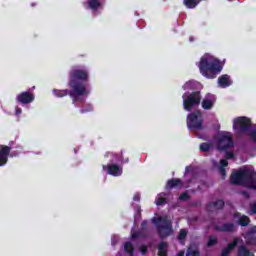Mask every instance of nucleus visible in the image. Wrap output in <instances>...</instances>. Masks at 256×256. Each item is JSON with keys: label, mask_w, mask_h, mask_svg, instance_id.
Masks as SVG:
<instances>
[{"label": "nucleus", "mask_w": 256, "mask_h": 256, "mask_svg": "<svg viewBox=\"0 0 256 256\" xmlns=\"http://www.w3.org/2000/svg\"><path fill=\"white\" fill-rule=\"evenodd\" d=\"M201 74L207 79H215L217 74L221 73L223 66L219 59L215 58L211 54H205L201 57L198 64Z\"/></svg>", "instance_id": "nucleus-1"}, {"label": "nucleus", "mask_w": 256, "mask_h": 256, "mask_svg": "<svg viewBox=\"0 0 256 256\" xmlns=\"http://www.w3.org/2000/svg\"><path fill=\"white\" fill-rule=\"evenodd\" d=\"M88 74L85 70H74L71 75L70 86L72 87V91L70 92L71 97L77 101L82 95H87L88 91L85 86L81 84H77L79 79L85 80L87 79Z\"/></svg>", "instance_id": "nucleus-2"}, {"label": "nucleus", "mask_w": 256, "mask_h": 256, "mask_svg": "<svg viewBox=\"0 0 256 256\" xmlns=\"http://www.w3.org/2000/svg\"><path fill=\"white\" fill-rule=\"evenodd\" d=\"M152 221L157 225L160 237H169V235L173 233V226L171 225V219H169V217L153 218Z\"/></svg>", "instance_id": "nucleus-3"}, {"label": "nucleus", "mask_w": 256, "mask_h": 256, "mask_svg": "<svg viewBox=\"0 0 256 256\" xmlns=\"http://www.w3.org/2000/svg\"><path fill=\"white\" fill-rule=\"evenodd\" d=\"M238 246V256H253V253L243 245V240L236 238L233 242L228 244V246L222 251V256H229L231 251Z\"/></svg>", "instance_id": "nucleus-4"}, {"label": "nucleus", "mask_w": 256, "mask_h": 256, "mask_svg": "<svg viewBox=\"0 0 256 256\" xmlns=\"http://www.w3.org/2000/svg\"><path fill=\"white\" fill-rule=\"evenodd\" d=\"M185 111H193L201 103V92L185 93L182 96Z\"/></svg>", "instance_id": "nucleus-5"}, {"label": "nucleus", "mask_w": 256, "mask_h": 256, "mask_svg": "<svg viewBox=\"0 0 256 256\" xmlns=\"http://www.w3.org/2000/svg\"><path fill=\"white\" fill-rule=\"evenodd\" d=\"M187 125L189 129H203V115L201 112H195L187 116Z\"/></svg>", "instance_id": "nucleus-6"}, {"label": "nucleus", "mask_w": 256, "mask_h": 256, "mask_svg": "<svg viewBox=\"0 0 256 256\" xmlns=\"http://www.w3.org/2000/svg\"><path fill=\"white\" fill-rule=\"evenodd\" d=\"M229 147H233V140L231 133L222 132L218 135L217 149L223 150Z\"/></svg>", "instance_id": "nucleus-7"}, {"label": "nucleus", "mask_w": 256, "mask_h": 256, "mask_svg": "<svg viewBox=\"0 0 256 256\" xmlns=\"http://www.w3.org/2000/svg\"><path fill=\"white\" fill-rule=\"evenodd\" d=\"M249 125H251V120L245 117H238L234 119L233 129H240V131H245Z\"/></svg>", "instance_id": "nucleus-8"}, {"label": "nucleus", "mask_w": 256, "mask_h": 256, "mask_svg": "<svg viewBox=\"0 0 256 256\" xmlns=\"http://www.w3.org/2000/svg\"><path fill=\"white\" fill-rule=\"evenodd\" d=\"M215 101H217V99L215 98V95L207 94L202 100V103H201L202 109H205V110L213 109V105H215Z\"/></svg>", "instance_id": "nucleus-9"}, {"label": "nucleus", "mask_w": 256, "mask_h": 256, "mask_svg": "<svg viewBox=\"0 0 256 256\" xmlns=\"http://www.w3.org/2000/svg\"><path fill=\"white\" fill-rule=\"evenodd\" d=\"M104 171L108 169V174L113 175L114 177H119L123 173V169L115 164L110 166H103Z\"/></svg>", "instance_id": "nucleus-10"}, {"label": "nucleus", "mask_w": 256, "mask_h": 256, "mask_svg": "<svg viewBox=\"0 0 256 256\" xmlns=\"http://www.w3.org/2000/svg\"><path fill=\"white\" fill-rule=\"evenodd\" d=\"M34 99H35V96H33V94L29 92H23L17 96V101H19V103H24V104L32 103Z\"/></svg>", "instance_id": "nucleus-11"}, {"label": "nucleus", "mask_w": 256, "mask_h": 256, "mask_svg": "<svg viewBox=\"0 0 256 256\" xmlns=\"http://www.w3.org/2000/svg\"><path fill=\"white\" fill-rule=\"evenodd\" d=\"M9 151H11V148L8 146H0V167L1 165H5V163H7Z\"/></svg>", "instance_id": "nucleus-12"}, {"label": "nucleus", "mask_w": 256, "mask_h": 256, "mask_svg": "<svg viewBox=\"0 0 256 256\" xmlns=\"http://www.w3.org/2000/svg\"><path fill=\"white\" fill-rule=\"evenodd\" d=\"M247 245H256V227H253L245 236Z\"/></svg>", "instance_id": "nucleus-13"}, {"label": "nucleus", "mask_w": 256, "mask_h": 256, "mask_svg": "<svg viewBox=\"0 0 256 256\" xmlns=\"http://www.w3.org/2000/svg\"><path fill=\"white\" fill-rule=\"evenodd\" d=\"M233 81H231V77L229 75H222L218 78V85L225 89V87H229Z\"/></svg>", "instance_id": "nucleus-14"}, {"label": "nucleus", "mask_w": 256, "mask_h": 256, "mask_svg": "<svg viewBox=\"0 0 256 256\" xmlns=\"http://www.w3.org/2000/svg\"><path fill=\"white\" fill-rule=\"evenodd\" d=\"M199 2L200 0H184V5H186L188 9H195V7L199 5Z\"/></svg>", "instance_id": "nucleus-15"}, {"label": "nucleus", "mask_w": 256, "mask_h": 256, "mask_svg": "<svg viewBox=\"0 0 256 256\" xmlns=\"http://www.w3.org/2000/svg\"><path fill=\"white\" fill-rule=\"evenodd\" d=\"M180 185H181V180L173 179V180H169L167 182L166 188L167 189H173V187H180Z\"/></svg>", "instance_id": "nucleus-16"}, {"label": "nucleus", "mask_w": 256, "mask_h": 256, "mask_svg": "<svg viewBox=\"0 0 256 256\" xmlns=\"http://www.w3.org/2000/svg\"><path fill=\"white\" fill-rule=\"evenodd\" d=\"M158 255L159 256H167V243L162 242L158 247Z\"/></svg>", "instance_id": "nucleus-17"}, {"label": "nucleus", "mask_w": 256, "mask_h": 256, "mask_svg": "<svg viewBox=\"0 0 256 256\" xmlns=\"http://www.w3.org/2000/svg\"><path fill=\"white\" fill-rule=\"evenodd\" d=\"M213 147H214L213 142H205L200 144V151H203V152L211 151Z\"/></svg>", "instance_id": "nucleus-18"}, {"label": "nucleus", "mask_w": 256, "mask_h": 256, "mask_svg": "<svg viewBox=\"0 0 256 256\" xmlns=\"http://www.w3.org/2000/svg\"><path fill=\"white\" fill-rule=\"evenodd\" d=\"M186 256H199V250L197 249V246H190L187 250Z\"/></svg>", "instance_id": "nucleus-19"}, {"label": "nucleus", "mask_w": 256, "mask_h": 256, "mask_svg": "<svg viewBox=\"0 0 256 256\" xmlns=\"http://www.w3.org/2000/svg\"><path fill=\"white\" fill-rule=\"evenodd\" d=\"M218 231H235V226L233 224H223L217 227Z\"/></svg>", "instance_id": "nucleus-20"}, {"label": "nucleus", "mask_w": 256, "mask_h": 256, "mask_svg": "<svg viewBox=\"0 0 256 256\" xmlns=\"http://www.w3.org/2000/svg\"><path fill=\"white\" fill-rule=\"evenodd\" d=\"M88 5L90 7V9H99V7H101V1L99 0H90L88 1Z\"/></svg>", "instance_id": "nucleus-21"}, {"label": "nucleus", "mask_w": 256, "mask_h": 256, "mask_svg": "<svg viewBox=\"0 0 256 256\" xmlns=\"http://www.w3.org/2000/svg\"><path fill=\"white\" fill-rule=\"evenodd\" d=\"M227 165H229L227 160H221L220 165L218 166L220 174L222 175L223 178H225V169H223V167H227Z\"/></svg>", "instance_id": "nucleus-22"}, {"label": "nucleus", "mask_w": 256, "mask_h": 256, "mask_svg": "<svg viewBox=\"0 0 256 256\" xmlns=\"http://www.w3.org/2000/svg\"><path fill=\"white\" fill-rule=\"evenodd\" d=\"M53 93L56 97H65L69 94V91H67V90H54Z\"/></svg>", "instance_id": "nucleus-23"}, {"label": "nucleus", "mask_w": 256, "mask_h": 256, "mask_svg": "<svg viewBox=\"0 0 256 256\" xmlns=\"http://www.w3.org/2000/svg\"><path fill=\"white\" fill-rule=\"evenodd\" d=\"M124 251H126V253H128L129 256H133V245H131V243H126L124 245Z\"/></svg>", "instance_id": "nucleus-24"}, {"label": "nucleus", "mask_w": 256, "mask_h": 256, "mask_svg": "<svg viewBox=\"0 0 256 256\" xmlns=\"http://www.w3.org/2000/svg\"><path fill=\"white\" fill-rule=\"evenodd\" d=\"M239 225H242V227L249 225V218L247 216H241L239 220Z\"/></svg>", "instance_id": "nucleus-25"}, {"label": "nucleus", "mask_w": 256, "mask_h": 256, "mask_svg": "<svg viewBox=\"0 0 256 256\" xmlns=\"http://www.w3.org/2000/svg\"><path fill=\"white\" fill-rule=\"evenodd\" d=\"M195 85H197V82L195 81H188L184 84V89H195Z\"/></svg>", "instance_id": "nucleus-26"}, {"label": "nucleus", "mask_w": 256, "mask_h": 256, "mask_svg": "<svg viewBox=\"0 0 256 256\" xmlns=\"http://www.w3.org/2000/svg\"><path fill=\"white\" fill-rule=\"evenodd\" d=\"M156 205H165V197H163V194H160L156 199Z\"/></svg>", "instance_id": "nucleus-27"}, {"label": "nucleus", "mask_w": 256, "mask_h": 256, "mask_svg": "<svg viewBox=\"0 0 256 256\" xmlns=\"http://www.w3.org/2000/svg\"><path fill=\"white\" fill-rule=\"evenodd\" d=\"M187 237V230H180V233L178 235L179 241H183Z\"/></svg>", "instance_id": "nucleus-28"}, {"label": "nucleus", "mask_w": 256, "mask_h": 256, "mask_svg": "<svg viewBox=\"0 0 256 256\" xmlns=\"http://www.w3.org/2000/svg\"><path fill=\"white\" fill-rule=\"evenodd\" d=\"M213 245H217V238L210 237L208 241V247H213Z\"/></svg>", "instance_id": "nucleus-29"}, {"label": "nucleus", "mask_w": 256, "mask_h": 256, "mask_svg": "<svg viewBox=\"0 0 256 256\" xmlns=\"http://www.w3.org/2000/svg\"><path fill=\"white\" fill-rule=\"evenodd\" d=\"M223 205H225V204L223 203L222 200H218L216 203H214V207L216 209H223Z\"/></svg>", "instance_id": "nucleus-30"}, {"label": "nucleus", "mask_w": 256, "mask_h": 256, "mask_svg": "<svg viewBox=\"0 0 256 256\" xmlns=\"http://www.w3.org/2000/svg\"><path fill=\"white\" fill-rule=\"evenodd\" d=\"M250 213L252 215H255V213H256V203L251 204V206H250Z\"/></svg>", "instance_id": "nucleus-31"}, {"label": "nucleus", "mask_w": 256, "mask_h": 256, "mask_svg": "<svg viewBox=\"0 0 256 256\" xmlns=\"http://www.w3.org/2000/svg\"><path fill=\"white\" fill-rule=\"evenodd\" d=\"M180 199L182 201H187L189 199V195L187 193H184V194L180 195Z\"/></svg>", "instance_id": "nucleus-32"}, {"label": "nucleus", "mask_w": 256, "mask_h": 256, "mask_svg": "<svg viewBox=\"0 0 256 256\" xmlns=\"http://www.w3.org/2000/svg\"><path fill=\"white\" fill-rule=\"evenodd\" d=\"M141 253H143V254L147 253V247L143 246L141 248Z\"/></svg>", "instance_id": "nucleus-33"}, {"label": "nucleus", "mask_w": 256, "mask_h": 256, "mask_svg": "<svg viewBox=\"0 0 256 256\" xmlns=\"http://www.w3.org/2000/svg\"><path fill=\"white\" fill-rule=\"evenodd\" d=\"M21 112H22L21 108H16V115H21Z\"/></svg>", "instance_id": "nucleus-34"}, {"label": "nucleus", "mask_w": 256, "mask_h": 256, "mask_svg": "<svg viewBox=\"0 0 256 256\" xmlns=\"http://www.w3.org/2000/svg\"><path fill=\"white\" fill-rule=\"evenodd\" d=\"M226 157H227V159H232L233 153H228Z\"/></svg>", "instance_id": "nucleus-35"}, {"label": "nucleus", "mask_w": 256, "mask_h": 256, "mask_svg": "<svg viewBox=\"0 0 256 256\" xmlns=\"http://www.w3.org/2000/svg\"><path fill=\"white\" fill-rule=\"evenodd\" d=\"M139 199H140V196H139V195H136V196L134 197V201H139Z\"/></svg>", "instance_id": "nucleus-36"}, {"label": "nucleus", "mask_w": 256, "mask_h": 256, "mask_svg": "<svg viewBox=\"0 0 256 256\" xmlns=\"http://www.w3.org/2000/svg\"><path fill=\"white\" fill-rule=\"evenodd\" d=\"M185 255V252H179L176 256H184Z\"/></svg>", "instance_id": "nucleus-37"}, {"label": "nucleus", "mask_w": 256, "mask_h": 256, "mask_svg": "<svg viewBox=\"0 0 256 256\" xmlns=\"http://www.w3.org/2000/svg\"><path fill=\"white\" fill-rule=\"evenodd\" d=\"M135 237H137V235H135V234H132V239H135Z\"/></svg>", "instance_id": "nucleus-38"}]
</instances>
